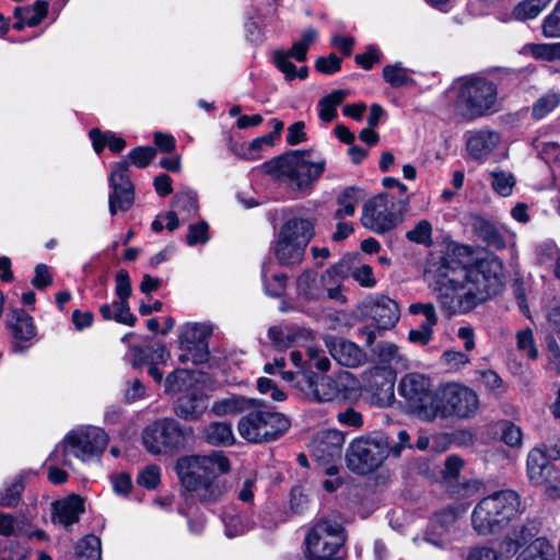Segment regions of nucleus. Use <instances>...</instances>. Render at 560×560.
Masks as SVG:
<instances>
[{
	"instance_id": "nucleus-57",
	"label": "nucleus",
	"mask_w": 560,
	"mask_h": 560,
	"mask_svg": "<svg viewBox=\"0 0 560 560\" xmlns=\"http://www.w3.org/2000/svg\"><path fill=\"white\" fill-rule=\"evenodd\" d=\"M209 226L205 221L190 224L188 228V233L186 235V241L189 246H194L198 243H206L209 240L208 233Z\"/></svg>"
},
{
	"instance_id": "nucleus-6",
	"label": "nucleus",
	"mask_w": 560,
	"mask_h": 560,
	"mask_svg": "<svg viewBox=\"0 0 560 560\" xmlns=\"http://www.w3.org/2000/svg\"><path fill=\"white\" fill-rule=\"evenodd\" d=\"M455 108L465 119L474 120L498 110L497 84L481 75L458 80Z\"/></svg>"
},
{
	"instance_id": "nucleus-38",
	"label": "nucleus",
	"mask_w": 560,
	"mask_h": 560,
	"mask_svg": "<svg viewBox=\"0 0 560 560\" xmlns=\"http://www.w3.org/2000/svg\"><path fill=\"white\" fill-rule=\"evenodd\" d=\"M317 32L314 27H308L302 33L300 40H296L291 49L285 50L290 58H294L296 61H305L307 57V50L310 46L315 42Z\"/></svg>"
},
{
	"instance_id": "nucleus-17",
	"label": "nucleus",
	"mask_w": 560,
	"mask_h": 560,
	"mask_svg": "<svg viewBox=\"0 0 560 560\" xmlns=\"http://www.w3.org/2000/svg\"><path fill=\"white\" fill-rule=\"evenodd\" d=\"M130 162L124 160L113 165L109 176L110 192L108 196V210L112 215L118 211L126 212L135 202V187L128 171Z\"/></svg>"
},
{
	"instance_id": "nucleus-52",
	"label": "nucleus",
	"mask_w": 560,
	"mask_h": 560,
	"mask_svg": "<svg viewBox=\"0 0 560 560\" xmlns=\"http://www.w3.org/2000/svg\"><path fill=\"white\" fill-rule=\"evenodd\" d=\"M542 9L535 0H523L513 9V16L518 21L535 19Z\"/></svg>"
},
{
	"instance_id": "nucleus-24",
	"label": "nucleus",
	"mask_w": 560,
	"mask_h": 560,
	"mask_svg": "<svg viewBox=\"0 0 560 560\" xmlns=\"http://www.w3.org/2000/svg\"><path fill=\"white\" fill-rule=\"evenodd\" d=\"M290 226L280 229L273 247L275 256L279 264L288 267L296 266L302 262L305 254V237L301 242H292L288 238Z\"/></svg>"
},
{
	"instance_id": "nucleus-36",
	"label": "nucleus",
	"mask_w": 560,
	"mask_h": 560,
	"mask_svg": "<svg viewBox=\"0 0 560 560\" xmlns=\"http://www.w3.org/2000/svg\"><path fill=\"white\" fill-rule=\"evenodd\" d=\"M203 409V401L195 395H184L175 405V413L186 420L198 418Z\"/></svg>"
},
{
	"instance_id": "nucleus-58",
	"label": "nucleus",
	"mask_w": 560,
	"mask_h": 560,
	"mask_svg": "<svg viewBox=\"0 0 560 560\" xmlns=\"http://www.w3.org/2000/svg\"><path fill=\"white\" fill-rule=\"evenodd\" d=\"M161 471L155 465L148 466L143 469L137 478L139 486L144 487L149 490L155 489L160 482Z\"/></svg>"
},
{
	"instance_id": "nucleus-5",
	"label": "nucleus",
	"mask_w": 560,
	"mask_h": 560,
	"mask_svg": "<svg viewBox=\"0 0 560 560\" xmlns=\"http://www.w3.org/2000/svg\"><path fill=\"white\" fill-rule=\"evenodd\" d=\"M521 500L514 490H501L483 498L471 513L474 529L480 535L504 528L520 512Z\"/></svg>"
},
{
	"instance_id": "nucleus-27",
	"label": "nucleus",
	"mask_w": 560,
	"mask_h": 560,
	"mask_svg": "<svg viewBox=\"0 0 560 560\" xmlns=\"http://www.w3.org/2000/svg\"><path fill=\"white\" fill-rule=\"evenodd\" d=\"M364 198V192L358 187H347L337 196L338 209L334 213L335 219L352 217L355 213V206Z\"/></svg>"
},
{
	"instance_id": "nucleus-26",
	"label": "nucleus",
	"mask_w": 560,
	"mask_h": 560,
	"mask_svg": "<svg viewBox=\"0 0 560 560\" xmlns=\"http://www.w3.org/2000/svg\"><path fill=\"white\" fill-rule=\"evenodd\" d=\"M500 141L499 133L482 129L471 132L467 139V150L475 159L489 155Z\"/></svg>"
},
{
	"instance_id": "nucleus-33",
	"label": "nucleus",
	"mask_w": 560,
	"mask_h": 560,
	"mask_svg": "<svg viewBox=\"0 0 560 560\" xmlns=\"http://www.w3.org/2000/svg\"><path fill=\"white\" fill-rule=\"evenodd\" d=\"M48 2L37 0L33 5L18 7L14 10V18L22 19L30 27L37 26L47 15Z\"/></svg>"
},
{
	"instance_id": "nucleus-49",
	"label": "nucleus",
	"mask_w": 560,
	"mask_h": 560,
	"mask_svg": "<svg viewBox=\"0 0 560 560\" xmlns=\"http://www.w3.org/2000/svg\"><path fill=\"white\" fill-rule=\"evenodd\" d=\"M290 59L285 50L281 49L276 50L272 55L273 65L284 74L287 81H292L296 78V67Z\"/></svg>"
},
{
	"instance_id": "nucleus-61",
	"label": "nucleus",
	"mask_w": 560,
	"mask_h": 560,
	"mask_svg": "<svg viewBox=\"0 0 560 560\" xmlns=\"http://www.w3.org/2000/svg\"><path fill=\"white\" fill-rule=\"evenodd\" d=\"M308 363L322 372H327L330 368V360L324 354V351L316 347L307 349Z\"/></svg>"
},
{
	"instance_id": "nucleus-16",
	"label": "nucleus",
	"mask_w": 560,
	"mask_h": 560,
	"mask_svg": "<svg viewBox=\"0 0 560 560\" xmlns=\"http://www.w3.org/2000/svg\"><path fill=\"white\" fill-rule=\"evenodd\" d=\"M345 435L338 430L320 431L312 443V456L327 476L339 471Z\"/></svg>"
},
{
	"instance_id": "nucleus-40",
	"label": "nucleus",
	"mask_w": 560,
	"mask_h": 560,
	"mask_svg": "<svg viewBox=\"0 0 560 560\" xmlns=\"http://www.w3.org/2000/svg\"><path fill=\"white\" fill-rule=\"evenodd\" d=\"M268 336L272 341L273 347L279 351H283L292 347L298 338V334L293 330L278 326L270 327Z\"/></svg>"
},
{
	"instance_id": "nucleus-8",
	"label": "nucleus",
	"mask_w": 560,
	"mask_h": 560,
	"mask_svg": "<svg viewBox=\"0 0 560 560\" xmlns=\"http://www.w3.org/2000/svg\"><path fill=\"white\" fill-rule=\"evenodd\" d=\"M308 151L294 150L262 164L266 174L273 177H288L298 189L307 188L317 180L325 170V161L308 162L304 159Z\"/></svg>"
},
{
	"instance_id": "nucleus-63",
	"label": "nucleus",
	"mask_w": 560,
	"mask_h": 560,
	"mask_svg": "<svg viewBox=\"0 0 560 560\" xmlns=\"http://www.w3.org/2000/svg\"><path fill=\"white\" fill-rule=\"evenodd\" d=\"M502 440L512 447L520 446L522 444L521 428L511 422H505L502 429Z\"/></svg>"
},
{
	"instance_id": "nucleus-21",
	"label": "nucleus",
	"mask_w": 560,
	"mask_h": 560,
	"mask_svg": "<svg viewBox=\"0 0 560 560\" xmlns=\"http://www.w3.org/2000/svg\"><path fill=\"white\" fill-rule=\"evenodd\" d=\"M7 322L13 337V351L23 353L28 348L25 342L32 340L36 335L33 317L23 308H14L8 314Z\"/></svg>"
},
{
	"instance_id": "nucleus-41",
	"label": "nucleus",
	"mask_w": 560,
	"mask_h": 560,
	"mask_svg": "<svg viewBox=\"0 0 560 560\" xmlns=\"http://www.w3.org/2000/svg\"><path fill=\"white\" fill-rule=\"evenodd\" d=\"M560 104V94L549 91L540 96L533 105V116L537 119L546 117Z\"/></svg>"
},
{
	"instance_id": "nucleus-10",
	"label": "nucleus",
	"mask_w": 560,
	"mask_h": 560,
	"mask_svg": "<svg viewBox=\"0 0 560 560\" xmlns=\"http://www.w3.org/2000/svg\"><path fill=\"white\" fill-rule=\"evenodd\" d=\"M479 405V397L474 389L458 383L444 384L435 392L434 420L471 419L478 413Z\"/></svg>"
},
{
	"instance_id": "nucleus-50",
	"label": "nucleus",
	"mask_w": 560,
	"mask_h": 560,
	"mask_svg": "<svg viewBox=\"0 0 560 560\" xmlns=\"http://www.w3.org/2000/svg\"><path fill=\"white\" fill-rule=\"evenodd\" d=\"M114 320L119 324L133 327L137 323V317L131 313L128 301L115 300L113 301Z\"/></svg>"
},
{
	"instance_id": "nucleus-25",
	"label": "nucleus",
	"mask_w": 560,
	"mask_h": 560,
	"mask_svg": "<svg viewBox=\"0 0 560 560\" xmlns=\"http://www.w3.org/2000/svg\"><path fill=\"white\" fill-rule=\"evenodd\" d=\"M84 513V501L75 494L54 503V518L65 527L78 523Z\"/></svg>"
},
{
	"instance_id": "nucleus-35",
	"label": "nucleus",
	"mask_w": 560,
	"mask_h": 560,
	"mask_svg": "<svg viewBox=\"0 0 560 560\" xmlns=\"http://www.w3.org/2000/svg\"><path fill=\"white\" fill-rule=\"evenodd\" d=\"M555 549L545 538H537L529 544L516 560H553Z\"/></svg>"
},
{
	"instance_id": "nucleus-11",
	"label": "nucleus",
	"mask_w": 560,
	"mask_h": 560,
	"mask_svg": "<svg viewBox=\"0 0 560 560\" xmlns=\"http://www.w3.org/2000/svg\"><path fill=\"white\" fill-rule=\"evenodd\" d=\"M353 383L354 377L346 371L335 376H320L314 372H303L298 380V385L305 397L316 402H329L347 398L353 388Z\"/></svg>"
},
{
	"instance_id": "nucleus-54",
	"label": "nucleus",
	"mask_w": 560,
	"mask_h": 560,
	"mask_svg": "<svg viewBox=\"0 0 560 560\" xmlns=\"http://www.w3.org/2000/svg\"><path fill=\"white\" fill-rule=\"evenodd\" d=\"M156 155V150L152 147H137L128 154L131 163L140 168L147 167Z\"/></svg>"
},
{
	"instance_id": "nucleus-55",
	"label": "nucleus",
	"mask_w": 560,
	"mask_h": 560,
	"mask_svg": "<svg viewBox=\"0 0 560 560\" xmlns=\"http://www.w3.org/2000/svg\"><path fill=\"white\" fill-rule=\"evenodd\" d=\"M516 338L517 348L521 351H524L529 359H536L538 355V351L534 342L532 329L527 328L518 331Z\"/></svg>"
},
{
	"instance_id": "nucleus-12",
	"label": "nucleus",
	"mask_w": 560,
	"mask_h": 560,
	"mask_svg": "<svg viewBox=\"0 0 560 560\" xmlns=\"http://www.w3.org/2000/svg\"><path fill=\"white\" fill-rule=\"evenodd\" d=\"M408 197L399 201L389 194H380L369 199L363 206L362 225L376 234H383L394 229L398 221V212L406 208Z\"/></svg>"
},
{
	"instance_id": "nucleus-53",
	"label": "nucleus",
	"mask_w": 560,
	"mask_h": 560,
	"mask_svg": "<svg viewBox=\"0 0 560 560\" xmlns=\"http://www.w3.org/2000/svg\"><path fill=\"white\" fill-rule=\"evenodd\" d=\"M542 33L546 37H560V0L557 1L552 12L545 18Z\"/></svg>"
},
{
	"instance_id": "nucleus-31",
	"label": "nucleus",
	"mask_w": 560,
	"mask_h": 560,
	"mask_svg": "<svg viewBox=\"0 0 560 560\" xmlns=\"http://www.w3.org/2000/svg\"><path fill=\"white\" fill-rule=\"evenodd\" d=\"M288 225L290 226L289 234L287 235L288 238L300 243L302 237H305V246L307 247L315 235L313 222L308 219L294 217L289 219L281 229H285Z\"/></svg>"
},
{
	"instance_id": "nucleus-28",
	"label": "nucleus",
	"mask_w": 560,
	"mask_h": 560,
	"mask_svg": "<svg viewBox=\"0 0 560 560\" xmlns=\"http://www.w3.org/2000/svg\"><path fill=\"white\" fill-rule=\"evenodd\" d=\"M324 282L322 277L313 270H306L298 278L296 287L301 295L306 300H317L324 293Z\"/></svg>"
},
{
	"instance_id": "nucleus-30",
	"label": "nucleus",
	"mask_w": 560,
	"mask_h": 560,
	"mask_svg": "<svg viewBox=\"0 0 560 560\" xmlns=\"http://www.w3.org/2000/svg\"><path fill=\"white\" fill-rule=\"evenodd\" d=\"M90 138L96 153H101L105 147L114 153H119L126 147V141L112 131L102 132L94 128L90 130Z\"/></svg>"
},
{
	"instance_id": "nucleus-64",
	"label": "nucleus",
	"mask_w": 560,
	"mask_h": 560,
	"mask_svg": "<svg viewBox=\"0 0 560 560\" xmlns=\"http://www.w3.org/2000/svg\"><path fill=\"white\" fill-rule=\"evenodd\" d=\"M354 59L363 69L370 70L374 63L380 62L381 52L376 47L371 46L364 54L357 55Z\"/></svg>"
},
{
	"instance_id": "nucleus-32",
	"label": "nucleus",
	"mask_w": 560,
	"mask_h": 560,
	"mask_svg": "<svg viewBox=\"0 0 560 560\" xmlns=\"http://www.w3.org/2000/svg\"><path fill=\"white\" fill-rule=\"evenodd\" d=\"M203 435L211 445H231L235 440L232 427L228 422H211L205 428Z\"/></svg>"
},
{
	"instance_id": "nucleus-4",
	"label": "nucleus",
	"mask_w": 560,
	"mask_h": 560,
	"mask_svg": "<svg viewBox=\"0 0 560 560\" xmlns=\"http://www.w3.org/2000/svg\"><path fill=\"white\" fill-rule=\"evenodd\" d=\"M398 441L381 435L375 439H355L349 445L346 453L348 468L358 474L366 475L381 466L388 455L399 457L401 451L411 447L409 433L406 430L398 431Z\"/></svg>"
},
{
	"instance_id": "nucleus-60",
	"label": "nucleus",
	"mask_w": 560,
	"mask_h": 560,
	"mask_svg": "<svg viewBox=\"0 0 560 560\" xmlns=\"http://www.w3.org/2000/svg\"><path fill=\"white\" fill-rule=\"evenodd\" d=\"M341 68V59L336 54L328 57H319L315 61V69L324 74H332Z\"/></svg>"
},
{
	"instance_id": "nucleus-34",
	"label": "nucleus",
	"mask_w": 560,
	"mask_h": 560,
	"mask_svg": "<svg viewBox=\"0 0 560 560\" xmlns=\"http://www.w3.org/2000/svg\"><path fill=\"white\" fill-rule=\"evenodd\" d=\"M348 91L335 90L318 102L319 118L324 122H330L337 117V107L348 96Z\"/></svg>"
},
{
	"instance_id": "nucleus-18",
	"label": "nucleus",
	"mask_w": 560,
	"mask_h": 560,
	"mask_svg": "<svg viewBox=\"0 0 560 560\" xmlns=\"http://www.w3.org/2000/svg\"><path fill=\"white\" fill-rule=\"evenodd\" d=\"M526 470L529 482L535 487H546L547 490L558 492L556 483L559 481V471L548 460L547 454L541 448H533L526 460Z\"/></svg>"
},
{
	"instance_id": "nucleus-37",
	"label": "nucleus",
	"mask_w": 560,
	"mask_h": 560,
	"mask_svg": "<svg viewBox=\"0 0 560 560\" xmlns=\"http://www.w3.org/2000/svg\"><path fill=\"white\" fill-rule=\"evenodd\" d=\"M382 75L384 81L395 89L413 83L410 71L402 67L401 62L385 66Z\"/></svg>"
},
{
	"instance_id": "nucleus-20",
	"label": "nucleus",
	"mask_w": 560,
	"mask_h": 560,
	"mask_svg": "<svg viewBox=\"0 0 560 560\" xmlns=\"http://www.w3.org/2000/svg\"><path fill=\"white\" fill-rule=\"evenodd\" d=\"M362 313L382 330L393 328L400 316L398 304L384 295L366 299L362 304Z\"/></svg>"
},
{
	"instance_id": "nucleus-43",
	"label": "nucleus",
	"mask_w": 560,
	"mask_h": 560,
	"mask_svg": "<svg viewBox=\"0 0 560 560\" xmlns=\"http://www.w3.org/2000/svg\"><path fill=\"white\" fill-rule=\"evenodd\" d=\"M24 489V485L21 478H16L11 485L7 486L3 491L0 492V505L5 508H15L20 500Z\"/></svg>"
},
{
	"instance_id": "nucleus-3",
	"label": "nucleus",
	"mask_w": 560,
	"mask_h": 560,
	"mask_svg": "<svg viewBox=\"0 0 560 560\" xmlns=\"http://www.w3.org/2000/svg\"><path fill=\"white\" fill-rule=\"evenodd\" d=\"M217 415L247 411L237 424L240 435L250 443H267L281 438L290 429L287 416L265 404L256 405L254 399L232 397L214 402Z\"/></svg>"
},
{
	"instance_id": "nucleus-15",
	"label": "nucleus",
	"mask_w": 560,
	"mask_h": 560,
	"mask_svg": "<svg viewBox=\"0 0 560 560\" xmlns=\"http://www.w3.org/2000/svg\"><path fill=\"white\" fill-rule=\"evenodd\" d=\"M212 334L210 326L200 323H187L180 327L178 342L180 363L191 362L195 365L209 360V338Z\"/></svg>"
},
{
	"instance_id": "nucleus-39",
	"label": "nucleus",
	"mask_w": 560,
	"mask_h": 560,
	"mask_svg": "<svg viewBox=\"0 0 560 560\" xmlns=\"http://www.w3.org/2000/svg\"><path fill=\"white\" fill-rule=\"evenodd\" d=\"M491 186L495 192L502 197H508L512 194L515 186V177L512 173L502 170H494L490 174Z\"/></svg>"
},
{
	"instance_id": "nucleus-2",
	"label": "nucleus",
	"mask_w": 560,
	"mask_h": 560,
	"mask_svg": "<svg viewBox=\"0 0 560 560\" xmlns=\"http://www.w3.org/2000/svg\"><path fill=\"white\" fill-rule=\"evenodd\" d=\"M175 470L183 488L202 504L218 503L226 493V481L221 475L230 470V460L222 452L183 456Z\"/></svg>"
},
{
	"instance_id": "nucleus-45",
	"label": "nucleus",
	"mask_w": 560,
	"mask_h": 560,
	"mask_svg": "<svg viewBox=\"0 0 560 560\" xmlns=\"http://www.w3.org/2000/svg\"><path fill=\"white\" fill-rule=\"evenodd\" d=\"M532 55L537 60L557 61L560 60V42L551 44H534L530 46Z\"/></svg>"
},
{
	"instance_id": "nucleus-48",
	"label": "nucleus",
	"mask_w": 560,
	"mask_h": 560,
	"mask_svg": "<svg viewBox=\"0 0 560 560\" xmlns=\"http://www.w3.org/2000/svg\"><path fill=\"white\" fill-rule=\"evenodd\" d=\"M481 483L478 480H467L450 488L453 499L465 501L476 495L480 490Z\"/></svg>"
},
{
	"instance_id": "nucleus-23",
	"label": "nucleus",
	"mask_w": 560,
	"mask_h": 560,
	"mask_svg": "<svg viewBox=\"0 0 560 560\" xmlns=\"http://www.w3.org/2000/svg\"><path fill=\"white\" fill-rule=\"evenodd\" d=\"M395 377L390 372L377 370L373 372L366 385L373 405L387 407L395 399Z\"/></svg>"
},
{
	"instance_id": "nucleus-51",
	"label": "nucleus",
	"mask_w": 560,
	"mask_h": 560,
	"mask_svg": "<svg viewBox=\"0 0 560 560\" xmlns=\"http://www.w3.org/2000/svg\"><path fill=\"white\" fill-rule=\"evenodd\" d=\"M267 144H272V133H268L252 140L247 147L242 148V151L238 154L245 160H257L260 158V149Z\"/></svg>"
},
{
	"instance_id": "nucleus-7",
	"label": "nucleus",
	"mask_w": 560,
	"mask_h": 560,
	"mask_svg": "<svg viewBox=\"0 0 560 560\" xmlns=\"http://www.w3.org/2000/svg\"><path fill=\"white\" fill-rule=\"evenodd\" d=\"M108 440L107 433L97 427L73 430L55 447L49 458L65 466L72 465L70 455L88 462L104 452Z\"/></svg>"
},
{
	"instance_id": "nucleus-22",
	"label": "nucleus",
	"mask_w": 560,
	"mask_h": 560,
	"mask_svg": "<svg viewBox=\"0 0 560 560\" xmlns=\"http://www.w3.org/2000/svg\"><path fill=\"white\" fill-rule=\"evenodd\" d=\"M325 346L330 355L347 368H357L365 361V353L354 342L336 336H326Z\"/></svg>"
},
{
	"instance_id": "nucleus-19",
	"label": "nucleus",
	"mask_w": 560,
	"mask_h": 560,
	"mask_svg": "<svg viewBox=\"0 0 560 560\" xmlns=\"http://www.w3.org/2000/svg\"><path fill=\"white\" fill-rule=\"evenodd\" d=\"M457 515L453 508H444L433 514L424 532L423 539L434 547L445 549L453 540Z\"/></svg>"
},
{
	"instance_id": "nucleus-1",
	"label": "nucleus",
	"mask_w": 560,
	"mask_h": 560,
	"mask_svg": "<svg viewBox=\"0 0 560 560\" xmlns=\"http://www.w3.org/2000/svg\"><path fill=\"white\" fill-rule=\"evenodd\" d=\"M431 272L430 288L448 317L470 313L499 294L504 285L503 264L494 255L469 265L442 259Z\"/></svg>"
},
{
	"instance_id": "nucleus-14",
	"label": "nucleus",
	"mask_w": 560,
	"mask_h": 560,
	"mask_svg": "<svg viewBox=\"0 0 560 560\" xmlns=\"http://www.w3.org/2000/svg\"><path fill=\"white\" fill-rule=\"evenodd\" d=\"M398 392L407 400L411 411L420 419L434 421L435 393L432 394L429 377L419 373H409L401 378Z\"/></svg>"
},
{
	"instance_id": "nucleus-46",
	"label": "nucleus",
	"mask_w": 560,
	"mask_h": 560,
	"mask_svg": "<svg viewBox=\"0 0 560 560\" xmlns=\"http://www.w3.org/2000/svg\"><path fill=\"white\" fill-rule=\"evenodd\" d=\"M406 237L417 244L431 245L432 224L428 220H421L412 230L407 232Z\"/></svg>"
},
{
	"instance_id": "nucleus-47",
	"label": "nucleus",
	"mask_w": 560,
	"mask_h": 560,
	"mask_svg": "<svg viewBox=\"0 0 560 560\" xmlns=\"http://www.w3.org/2000/svg\"><path fill=\"white\" fill-rule=\"evenodd\" d=\"M174 208L184 213L187 218L195 215L198 211L196 197L190 192H178L173 199Z\"/></svg>"
},
{
	"instance_id": "nucleus-44",
	"label": "nucleus",
	"mask_w": 560,
	"mask_h": 560,
	"mask_svg": "<svg viewBox=\"0 0 560 560\" xmlns=\"http://www.w3.org/2000/svg\"><path fill=\"white\" fill-rule=\"evenodd\" d=\"M378 361L386 364L398 363L402 360L399 348L389 341H382L373 349Z\"/></svg>"
},
{
	"instance_id": "nucleus-9",
	"label": "nucleus",
	"mask_w": 560,
	"mask_h": 560,
	"mask_svg": "<svg viewBox=\"0 0 560 560\" xmlns=\"http://www.w3.org/2000/svg\"><path fill=\"white\" fill-rule=\"evenodd\" d=\"M192 429L173 418H162L147 425L142 432L145 450L153 455H168L186 447Z\"/></svg>"
},
{
	"instance_id": "nucleus-29",
	"label": "nucleus",
	"mask_w": 560,
	"mask_h": 560,
	"mask_svg": "<svg viewBox=\"0 0 560 560\" xmlns=\"http://www.w3.org/2000/svg\"><path fill=\"white\" fill-rule=\"evenodd\" d=\"M475 232L489 247L503 249L506 246L505 238L501 232L489 221L477 219L474 223Z\"/></svg>"
},
{
	"instance_id": "nucleus-59",
	"label": "nucleus",
	"mask_w": 560,
	"mask_h": 560,
	"mask_svg": "<svg viewBox=\"0 0 560 560\" xmlns=\"http://www.w3.org/2000/svg\"><path fill=\"white\" fill-rule=\"evenodd\" d=\"M115 293L117 295V300L128 301L131 295V283L130 277L127 270L120 269L115 277Z\"/></svg>"
},
{
	"instance_id": "nucleus-56",
	"label": "nucleus",
	"mask_w": 560,
	"mask_h": 560,
	"mask_svg": "<svg viewBox=\"0 0 560 560\" xmlns=\"http://www.w3.org/2000/svg\"><path fill=\"white\" fill-rule=\"evenodd\" d=\"M262 278L266 294L272 298H279L283 294L288 280L284 273H277L271 280H267L266 275L264 273Z\"/></svg>"
},
{
	"instance_id": "nucleus-42",
	"label": "nucleus",
	"mask_w": 560,
	"mask_h": 560,
	"mask_svg": "<svg viewBox=\"0 0 560 560\" xmlns=\"http://www.w3.org/2000/svg\"><path fill=\"white\" fill-rule=\"evenodd\" d=\"M79 560H101V540L95 535H88L78 545Z\"/></svg>"
},
{
	"instance_id": "nucleus-62",
	"label": "nucleus",
	"mask_w": 560,
	"mask_h": 560,
	"mask_svg": "<svg viewBox=\"0 0 560 560\" xmlns=\"http://www.w3.org/2000/svg\"><path fill=\"white\" fill-rule=\"evenodd\" d=\"M463 467L464 460L457 455H451L445 459L442 476L445 480L456 479Z\"/></svg>"
},
{
	"instance_id": "nucleus-13",
	"label": "nucleus",
	"mask_w": 560,
	"mask_h": 560,
	"mask_svg": "<svg viewBox=\"0 0 560 560\" xmlns=\"http://www.w3.org/2000/svg\"><path fill=\"white\" fill-rule=\"evenodd\" d=\"M343 529L329 521L318 522L305 538L308 560H341L339 556L343 545Z\"/></svg>"
}]
</instances>
